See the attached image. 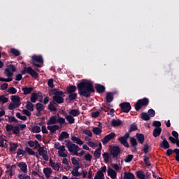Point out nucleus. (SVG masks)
Masks as SVG:
<instances>
[{
    "mask_svg": "<svg viewBox=\"0 0 179 179\" xmlns=\"http://www.w3.org/2000/svg\"><path fill=\"white\" fill-rule=\"evenodd\" d=\"M31 61L32 65H34V66H36V68H41L43 64H44L42 55H33L31 57Z\"/></svg>",
    "mask_w": 179,
    "mask_h": 179,
    "instance_id": "nucleus-6",
    "label": "nucleus"
},
{
    "mask_svg": "<svg viewBox=\"0 0 179 179\" xmlns=\"http://www.w3.org/2000/svg\"><path fill=\"white\" fill-rule=\"evenodd\" d=\"M141 118L143 121H149V120H150V116H149L146 112H143L141 113Z\"/></svg>",
    "mask_w": 179,
    "mask_h": 179,
    "instance_id": "nucleus-38",
    "label": "nucleus"
},
{
    "mask_svg": "<svg viewBox=\"0 0 179 179\" xmlns=\"http://www.w3.org/2000/svg\"><path fill=\"white\" fill-rule=\"evenodd\" d=\"M160 134H162V128H155L152 132V135L154 138H157V136H160Z\"/></svg>",
    "mask_w": 179,
    "mask_h": 179,
    "instance_id": "nucleus-26",
    "label": "nucleus"
},
{
    "mask_svg": "<svg viewBox=\"0 0 179 179\" xmlns=\"http://www.w3.org/2000/svg\"><path fill=\"white\" fill-rule=\"evenodd\" d=\"M71 163L72 164H73V166H79V161H78V159H76V157H73L71 159Z\"/></svg>",
    "mask_w": 179,
    "mask_h": 179,
    "instance_id": "nucleus-63",
    "label": "nucleus"
},
{
    "mask_svg": "<svg viewBox=\"0 0 179 179\" xmlns=\"http://www.w3.org/2000/svg\"><path fill=\"white\" fill-rule=\"evenodd\" d=\"M119 142H120L121 145H123L124 148H129V144L128 143V141H127L125 137H120L118 139Z\"/></svg>",
    "mask_w": 179,
    "mask_h": 179,
    "instance_id": "nucleus-22",
    "label": "nucleus"
},
{
    "mask_svg": "<svg viewBox=\"0 0 179 179\" xmlns=\"http://www.w3.org/2000/svg\"><path fill=\"white\" fill-rule=\"evenodd\" d=\"M108 176L112 179H115L117 178V172H115L113 169L109 168L108 171Z\"/></svg>",
    "mask_w": 179,
    "mask_h": 179,
    "instance_id": "nucleus-19",
    "label": "nucleus"
},
{
    "mask_svg": "<svg viewBox=\"0 0 179 179\" xmlns=\"http://www.w3.org/2000/svg\"><path fill=\"white\" fill-rule=\"evenodd\" d=\"M148 114L149 115V117H155V115H156V111H155V110H153L152 108L151 109H149L148 111Z\"/></svg>",
    "mask_w": 179,
    "mask_h": 179,
    "instance_id": "nucleus-55",
    "label": "nucleus"
},
{
    "mask_svg": "<svg viewBox=\"0 0 179 179\" xmlns=\"http://www.w3.org/2000/svg\"><path fill=\"white\" fill-rule=\"evenodd\" d=\"M76 92V86L75 85H70L69 87H67V93H75Z\"/></svg>",
    "mask_w": 179,
    "mask_h": 179,
    "instance_id": "nucleus-39",
    "label": "nucleus"
},
{
    "mask_svg": "<svg viewBox=\"0 0 179 179\" xmlns=\"http://www.w3.org/2000/svg\"><path fill=\"white\" fill-rule=\"evenodd\" d=\"M149 106V99L143 98L138 99L134 104V108L136 111H139L142 107H148Z\"/></svg>",
    "mask_w": 179,
    "mask_h": 179,
    "instance_id": "nucleus-5",
    "label": "nucleus"
},
{
    "mask_svg": "<svg viewBox=\"0 0 179 179\" xmlns=\"http://www.w3.org/2000/svg\"><path fill=\"white\" fill-rule=\"evenodd\" d=\"M26 108L29 111H34V105L30 101H27Z\"/></svg>",
    "mask_w": 179,
    "mask_h": 179,
    "instance_id": "nucleus-27",
    "label": "nucleus"
},
{
    "mask_svg": "<svg viewBox=\"0 0 179 179\" xmlns=\"http://www.w3.org/2000/svg\"><path fill=\"white\" fill-rule=\"evenodd\" d=\"M134 131H138V127L134 124H131L129 129V132H134Z\"/></svg>",
    "mask_w": 179,
    "mask_h": 179,
    "instance_id": "nucleus-53",
    "label": "nucleus"
},
{
    "mask_svg": "<svg viewBox=\"0 0 179 179\" xmlns=\"http://www.w3.org/2000/svg\"><path fill=\"white\" fill-rule=\"evenodd\" d=\"M66 146L68 148L69 152L70 153H72L73 155H74V156H79V153L78 152H79V150H80V148H79V145L74 144L71 141H69L66 143Z\"/></svg>",
    "mask_w": 179,
    "mask_h": 179,
    "instance_id": "nucleus-4",
    "label": "nucleus"
},
{
    "mask_svg": "<svg viewBox=\"0 0 179 179\" xmlns=\"http://www.w3.org/2000/svg\"><path fill=\"white\" fill-rule=\"evenodd\" d=\"M22 92H24V96H27V94H30L33 90H34V87H23L22 88Z\"/></svg>",
    "mask_w": 179,
    "mask_h": 179,
    "instance_id": "nucleus-17",
    "label": "nucleus"
},
{
    "mask_svg": "<svg viewBox=\"0 0 179 179\" xmlns=\"http://www.w3.org/2000/svg\"><path fill=\"white\" fill-rule=\"evenodd\" d=\"M36 108L37 111H44L45 106L41 103H37L36 104Z\"/></svg>",
    "mask_w": 179,
    "mask_h": 179,
    "instance_id": "nucleus-32",
    "label": "nucleus"
},
{
    "mask_svg": "<svg viewBox=\"0 0 179 179\" xmlns=\"http://www.w3.org/2000/svg\"><path fill=\"white\" fill-rule=\"evenodd\" d=\"M11 101L13 103L15 104L16 107H20V104H22V102H20V97L17 95H13L11 96Z\"/></svg>",
    "mask_w": 179,
    "mask_h": 179,
    "instance_id": "nucleus-11",
    "label": "nucleus"
},
{
    "mask_svg": "<svg viewBox=\"0 0 179 179\" xmlns=\"http://www.w3.org/2000/svg\"><path fill=\"white\" fill-rule=\"evenodd\" d=\"M159 147L162 148V149H170V143L167 141V139L164 138V141L159 143Z\"/></svg>",
    "mask_w": 179,
    "mask_h": 179,
    "instance_id": "nucleus-14",
    "label": "nucleus"
},
{
    "mask_svg": "<svg viewBox=\"0 0 179 179\" xmlns=\"http://www.w3.org/2000/svg\"><path fill=\"white\" fill-rule=\"evenodd\" d=\"M173 152L176 155V156L175 157L176 162H179V149L178 148H175V149H173Z\"/></svg>",
    "mask_w": 179,
    "mask_h": 179,
    "instance_id": "nucleus-58",
    "label": "nucleus"
},
{
    "mask_svg": "<svg viewBox=\"0 0 179 179\" xmlns=\"http://www.w3.org/2000/svg\"><path fill=\"white\" fill-rule=\"evenodd\" d=\"M71 141L74 142V143H77V145H83V141L82 140L75 136L71 137Z\"/></svg>",
    "mask_w": 179,
    "mask_h": 179,
    "instance_id": "nucleus-29",
    "label": "nucleus"
},
{
    "mask_svg": "<svg viewBox=\"0 0 179 179\" xmlns=\"http://www.w3.org/2000/svg\"><path fill=\"white\" fill-rule=\"evenodd\" d=\"M143 152L145 153V155H148L149 153V145L145 144L143 145Z\"/></svg>",
    "mask_w": 179,
    "mask_h": 179,
    "instance_id": "nucleus-56",
    "label": "nucleus"
},
{
    "mask_svg": "<svg viewBox=\"0 0 179 179\" xmlns=\"http://www.w3.org/2000/svg\"><path fill=\"white\" fill-rule=\"evenodd\" d=\"M69 138V134L66 131H62L59 136V141H64V139H68Z\"/></svg>",
    "mask_w": 179,
    "mask_h": 179,
    "instance_id": "nucleus-23",
    "label": "nucleus"
},
{
    "mask_svg": "<svg viewBox=\"0 0 179 179\" xmlns=\"http://www.w3.org/2000/svg\"><path fill=\"white\" fill-rule=\"evenodd\" d=\"M137 178L139 179H145V176L143 174L142 171H138L136 172Z\"/></svg>",
    "mask_w": 179,
    "mask_h": 179,
    "instance_id": "nucleus-44",
    "label": "nucleus"
},
{
    "mask_svg": "<svg viewBox=\"0 0 179 179\" xmlns=\"http://www.w3.org/2000/svg\"><path fill=\"white\" fill-rule=\"evenodd\" d=\"M110 152L112 158L117 159L118 155L121 153V148H120L118 145L110 146Z\"/></svg>",
    "mask_w": 179,
    "mask_h": 179,
    "instance_id": "nucleus-7",
    "label": "nucleus"
},
{
    "mask_svg": "<svg viewBox=\"0 0 179 179\" xmlns=\"http://www.w3.org/2000/svg\"><path fill=\"white\" fill-rule=\"evenodd\" d=\"M94 156L96 159H100L101 156V150L96 149L94 152Z\"/></svg>",
    "mask_w": 179,
    "mask_h": 179,
    "instance_id": "nucleus-47",
    "label": "nucleus"
},
{
    "mask_svg": "<svg viewBox=\"0 0 179 179\" xmlns=\"http://www.w3.org/2000/svg\"><path fill=\"white\" fill-rule=\"evenodd\" d=\"M6 130L7 132H10L13 131L14 135H19L20 134V129L19 126H13L12 124H7L6 125Z\"/></svg>",
    "mask_w": 179,
    "mask_h": 179,
    "instance_id": "nucleus-8",
    "label": "nucleus"
},
{
    "mask_svg": "<svg viewBox=\"0 0 179 179\" xmlns=\"http://www.w3.org/2000/svg\"><path fill=\"white\" fill-rule=\"evenodd\" d=\"M27 153L28 155H31V156H34L36 155V152L33 151V150L29 147H26L25 148V153Z\"/></svg>",
    "mask_w": 179,
    "mask_h": 179,
    "instance_id": "nucleus-46",
    "label": "nucleus"
},
{
    "mask_svg": "<svg viewBox=\"0 0 179 179\" xmlns=\"http://www.w3.org/2000/svg\"><path fill=\"white\" fill-rule=\"evenodd\" d=\"M61 166L60 163L54 164L52 166L53 170H55V171H59V166Z\"/></svg>",
    "mask_w": 179,
    "mask_h": 179,
    "instance_id": "nucleus-59",
    "label": "nucleus"
},
{
    "mask_svg": "<svg viewBox=\"0 0 179 179\" xmlns=\"http://www.w3.org/2000/svg\"><path fill=\"white\" fill-rule=\"evenodd\" d=\"M8 121L10 123L12 122H19V120H17V119H16V117H15V116H8Z\"/></svg>",
    "mask_w": 179,
    "mask_h": 179,
    "instance_id": "nucleus-51",
    "label": "nucleus"
},
{
    "mask_svg": "<svg viewBox=\"0 0 179 179\" xmlns=\"http://www.w3.org/2000/svg\"><path fill=\"white\" fill-rule=\"evenodd\" d=\"M17 177L19 179H31L30 176L26 174H20Z\"/></svg>",
    "mask_w": 179,
    "mask_h": 179,
    "instance_id": "nucleus-62",
    "label": "nucleus"
},
{
    "mask_svg": "<svg viewBox=\"0 0 179 179\" xmlns=\"http://www.w3.org/2000/svg\"><path fill=\"white\" fill-rule=\"evenodd\" d=\"M152 127H155V128H162V122L160 121L155 120L152 123Z\"/></svg>",
    "mask_w": 179,
    "mask_h": 179,
    "instance_id": "nucleus-54",
    "label": "nucleus"
},
{
    "mask_svg": "<svg viewBox=\"0 0 179 179\" xmlns=\"http://www.w3.org/2000/svg\"><path fill=\"white\" fill-rule=\"evenodd\" d=\"M6 69H8V71H10L11 72H16V67H15V66H13V64L8 65Z\"/></svg>",
    "mask_w": 179,
    "mask_h": 179,
    "instance_id": "nucleus-60",
    "label": "nucleus"
},
{
    "mask_svg": "<svg viewBox=\"0 0 179 179\" xmlns=\"http://www.w3.org/2000/svg\"><path fill=\"white\" fill-rule=\"evenodd\" d=\"M10 52L13 54V55H15V57H19V55H20V51L15 48H11Z\"/></svg>",
    "mask_w": 179,
    "mask_h": 179,
    "instance_id": "nucleus-43",
    "label": "nucleus"
},
{
    "mask_svg": "<svg viewBox=\"0 0 179 179\" xmlns=\"http://www.w3.org/2000/svg\"><path fill=\"white\" fill-rule=\"evenodd\" d=\"M8 92L10 93V94H16V93H17V90H16V88L14 87H10Z\"/></svg>",
    "mask_w": 179,
    "mask_h": 179,
    "instance_id": "nucleus-48",
    "label": "nucleus"
},
{
    "mask_svg": "<svg viewBox=\"0 0 179 179\" xmlns=\"http://www.w3.org/2000/svg\"><path fill=\"white\" fill-rule=\"evenodd\" d=\"M95 90L96 91V93H104V92H106V87L101 84H96L95 85Z\"/></svg>",
    "mask_w": 179,
    "mask_h": 179,
    "instance_id": "nucleus-13",
    "label": "nucleus"
},
{
    "mask_svg": "<svg viewBox=\"0 0 179 179\" xmlns=\"http://www.w3.org/2000/svg\"><path fill=\"white\" fill-rule=\"evenodd\" d=\"M52 94L54 95L52 99V102H50L48 106V109L52 112L57 111V107L54 104H62L64 103V91L59 90L53 89L51 90Z\"/></svg>",
    "mask_w": 179,
    "mask_h": 179,
    "instance_id": "nucleus-2",
    "label": "nucleus"
},
{
    "mask_svg": "<svg viewBox=\"0 0 179 179\" xmlns=\"http://www.w3.org/2000/svg\"><path fill=\"white\" fill-rule=\"evenodd\" d=\"M132 159H134V155H128L124 159L125 163H131L132 162Z\"/></svg>",
    "mask_w": 179,
    "mask_h": 179,
    "instance_id": "nucleus-49",
    "label": "nucleus"
},
{
    "mask_svg": "<svg viewBox=\"0 0 179 179\" xmlns=\"http://www.w3.org/2000/svg\"><path fill=\"white\" fill-rule=\"evenodd\" d=\"M92 132L95 135H100V134H101L103 132V129L101 128H99V127H94L92 129Z\"/></svg>",
    "mask_w": 179,
    "mask_h": 179,
    "instance_id": "nucleus-36",
    "label": "nucleus"
},
{
    "mask_svg": "<svg viewBox=\"0 0 179 179\" xmlns=\"http://www.w3.org/2000/svg\"><path fill=\"white\" fill-rule=\"evenodd\" d=\"M21 155H22V156H24V155H26V150H24L22 148H18L17 151V157H19V156H20Z\"/></svg>",
    "mask_w": 179,
    "mask_h": 179,
    "instance_id": "nucleus-50",
    "label": "nucleus"
},
{
    "mask_svg": "<svg viewBox=\"0 0 179 179\" xmlns=\"http://www.w3.org/2000/svg\"><path fill=\"white\" fill-rule=\"evenodd\" d=\"M66 120L68 121L69 124H75V118H73L71 115L66 116Z\"/></svg>",
    "mask_w": 179,
    "mask_h": 179,
    "instance_id": "nucleus-42",
    "label": "nucleus"
},
{
    "mask_svg": "<svg viewBox=\"0 0 179 179\" xmlns=\"http://www.w3.org/2000/svg\"><path fill=\"white\" fill-rule=\"evenodd\" d=\"M113 138H115V133L111 132L109 134L106 135L102 140L101 142L103 145H106V143H108L110 141H112Z\"/></svg>",
    "mask_w": 179,
    "mask_h": 179,
    "instance_id": "nucleus-10",
    "label": "nucleus"
},
{
    "mask_svg": "<svg viewBox=\"0 0 179 179\" xmlns=\"http://www.w3.org/2000/svg\"><path fill=\"white\" fill-rule=\"evenodd\" d=\"M57 116H51L47 121V125H54L57 124Z\"/></svg>",
    "mask_w": 179,
    "mask_h": 179,
    "instance_id": "nucleus-20",
    "label": "nucleus"
},
{
    "mask_svg": "<svg viewBox=\"0 0 179 179\" xmlns=\"http://www.w3.org/2000/svg\"><path fill=\"white\" fill-rule=\"evenodd\" d=\"M34 134H40L41 132V128L39 126H34L31 129Z\"/></svg>",
    "mask_w": 179,
    "mask_h": 179,
    "instance_id": "nucleus-41",
    "label": "nucleus"
},
{
    "mask_svg": "<svg viewBox=\"0 0 179 179\" xmlns=\"http://www.w3.org/2000/svg\"><path fill=\"white\" fill-rule=\"evenodd\" d=\"M21 73L17 74L15 76V80L20 81V80L23 78V75H26V73H28V75H30L32 78L34 79H37L38 78V73L33 69L31 66H25L24 67V69L21 71Z\"/></svg>",
    "mask_w": 179,
    "mask_h": 179,
    "instance_id": "nucleus-3",
    "label": "nucleus"
},
{
    "mask_svg": "<svg viewBox=\"0 0 179 179\" xmlns=\"http://www.w3.org/2000/svg\"><path fill=\"white\" fill-rule=\"evenodd\" d=\"M9 101V98L5 96V95H0V103L1 104H5V103H8Z\"/></svg>",
    "mask_w": 179,
    "mask_h": 179,
    "instance_id": "nucleus-37",
    "label": "nucleus"
},
{
    "mask_svg": "<svg viewBox=\"0 0 179 179\" xmlns=\"http://www.w3.org/2000/svg\"><path fill=\"white\" fill-rule=\"evenodd\" d=\"M94 179H104V173L101 171H98Z\"/></svg>",
    "mask_w": 179,
    "mask_h": 179,
    "instance_id": "nucleus-34",
    "label": "nucleus"
},
{
    "mask_svg": "<svg viewBox=\"0 0 179 179\" xmlns=\"http://www.w3.org/2000/svg\"><path fill=\"white\" fill-rule=\"evenodd\" d=\"M60 124V125H64L65 124V118L59 117L57 121V124Z\"/></svg>",
    "mask_w": 179,
    "mask_h": 179,
    "instance_id": "nucleus-57",
    "label": "nucleus"
},
{
    "mask_svg": "<svg viewBox=\"0 0 179 179\" xmlns=\"http://www.w3.org/2000/svg\"><path fill=\"white\" fill-rule=\"evenodd\" d=\"M119 106L122 113H128L131 111L132 108V107L131 106V103H129V102H122Z\"/></svg>",
    "mask_w": 179,
    "mask_h": 179,
    "instance_id": "nucleus-9",
    "label": "nucleus"
},
{
    "mask_svg": "<svg viewBox=\"0 0 179 179\" xmlns=\"http://www.w3.org/2000/svg\"><path fill=\"white\" fill-rule=\"evenodd\" d=\"M19 148V143L10 142V152H15Z\"/></svg>",
    "mask_w": 179,
    "mask_h": 179,
    "instance_id": "nucleus-25",
    "label": "nucleus"
},
{
    "mask_svg": "<svg viewBox=\"0 0 179 179\" xmlns=\"http://www.w3.org/2000/svg\"><path fill=\"white\" fill-rule=\"evenodd\" d=\"M83 133L85 134V135H87V136H90V138H92V136H93V134L91 132L90 130H83Z\"/></svg>",
    "mask_w": 179,
    "mask_h": 179,
    "instance_id": "nucleus-61",
    "label": "nucleus"
},
{
    "mask_svg": "<svg viewBox=\"0 0 179 179\" xmlns=\"http://www.w3.org/2000/svg\"><path fill=\"white\" fill-rule=\"evenodd\" d=\"M5 73H6V76H8V78H12L13 76V72L10 71L9 69H5Z\"/></svg>",
    "mask_w": 179,
    "mask_h": 179,
    "instance_id": "nucleus-52",
    "label": "nucleus"
},
{
    "mask_svg": "<svg viewBox=\"0 0 179 179\" xmlns=\"http://www.w3.org/2000/svg\"><path fill=\"white\" fill-rule=\"evenodd\" d=\"M122 124V122L120 120L113 119L111 121L112 127H120Z\"/></svg>",
    "mask_w": 179,
    "mask_h": 179,
    "instance_id": "nucleus-30",
    "label": "nucleus"
},
{
    "mask_svg": "<svg viewBox=\"0 0 179 179\" xmlns=\"http://www.w3.org/2000/svg\"><path fill=\"white\" fill-rule=\"evenodd\" d=\"M77 89L78 90V94L80 96L89 99L92 95V93H94V87L93 83L90 81H81L77 84Z\"/></svg>",
    "mask_w": 179,
    "mask_h": 179,
    "instance_id": "nucleus-1",
    "label": "nucleus"
},
{
    "mask_svg": "<svg viewBox=\"0 0 179 179\" xmlns=\"http://www.w3.org/2000/svg\"><path fill=\"white\" fill-rule=\"evenodd\" d=\"M17 167L20 168V170H22L24 174L27 173V164H26L25 162H20L17 164Z\"/></svg>",
    "mask_w": 179,
    "mask_h": 179,
    "instance_id": "nucleus-18",
    "label": "nucleus"
},
{
    "mask_svg": "<svg viewBox=\"0 0 179 179\" xmlns=\"http://www.w3.org/2000/svg\"><path fill=\"white\" fill-rule=\"evenodd\" d=\"M48 85L49 86V87H51V89H52V87H54V79H49L48 81Z\"/></svg>",
    "mask_w": 179,
    "mask_h": 179,
    "instance_id": "nucleus-64",
    "label": "nucleus"
},
{
    "mask_svg": "<svg viewBox=\"0 0 179 179\" xmlns=\"http://www.w3.org/2000/svg\"><path fill=\"white\" fill-rule=\"evenodd\" d=\"M114 94H115V92H108L106 94V103H111L113 100H114Z\"/></svg>",
    "mask_w": 179,
    "mask_h": 179,
    "instance_id": "nucleus-16",
    "label": "nucleus"
},
{
    "mask_svg": "<svg viewBox=\"0 0 179 179\" xmlns=\"http://www.w3.org/2000/svg\"><path fill=\"white\" fill-rule=\"evenodd\" d=\"M43 94L41 92H38L37 93H32L31 95V103H36L37 101V100L38 99V97L41 96Z\"/></svg>",
    "mask_w": 179,
    "mask_h": 179,
    "instance_id": "nucleus-12",
    "label": "nucleus"
},
{
    "mask_svg": "<svg viewBox=\"0 0 179 179\" xmlns=\"http://www.w3.org/2000/svg\"><path fill=\"white\" fill-rule=\"evenodd\" d=\"M136 137L139 143H141V145L143 143V142H145V136L143 134L137 133Z\"/></svg>",
    "mask_w": 179,
    "mask_h": 179,
    "instance_id": "nucleus-28",
    "label": "nucleus"
},
{
    "mask_svg": "<svg viewBox=\"0 0 179 179\" xmlns=\"http://www.w3.org/2000/svg\"><path fill=\"white\" fill-rule=\"evenodd\" d=\"M69 114L72 117H78V115H79V114H80V112H79V110H78V109H71L69 111Z\"/></svg>",
    "mask_w": 179,
    "mask_h": 179,
    "instance_id": "nucleus-33",
    "label": "nucleus"
},
{
    "mask_svg": "<svg viewBox=\"0 0 179 179\" xmlns=\"http://www.w3.org/2000/svg\"><path fill=\"white\" fill-rule=\"evenodd\" d=\"M149 157H148L147 155L143 156V162L147 167H150V166H152V164L150 163V161H149Z\"/></svg>",
    "mask_w": 179,
    "mask_h": 179,
    "instance_id": "nucleus-35",
    "label": "nucleus"
},
{
    "mask_svg": "<svg viewBox=\"0 0 179 179\" xmlns=\"http://www.w3.org/2000/svg\"><path fill=\"white\" fill-rule=\"evenodd\" d=\"M79 169H80V166H79L73 168V171H71V174L73 176V177H79L82 176V173H79Z\"/></svg>",
    "mask_w": 179,
    "mask_h": 179,
    "instance_id": "nucleus-15",
    "label": "nucleus"
},
{
    "mask_svg": "<svg viewBox=\"0 0 179 179\" xmlns=\"http://www.w3.org/2000/svg\"><path fill=\"white\" fill-rule=\"evenodd\" d=\"M124 179H135V176L131 172H125Z\"/></svg>",
    "mask_w": 179,
    "mask_h": 179,
    "instance_id": "nucleus-31",
    "label": "nucleus"
},
{
    "mask_svg": "<svg viewBox=\"0 0 179 179\" xmlns=\"http://www.w3.org/2000/svg\"><path fill=\"white\" fill-rule=\"evenodd\" d=\"M76 97H78V94L75 92L69 94V100L70 101H73V100L76 99Z\"/></svg>",
    "mask_w": 179,
    "mask_h": 179,
    "instance_id": "nucleus-40",
    "label": "nucleus"
},
{
    "mask_svg": "<svg viewBox=\"0 0 179 179\" xmlns=\"http://www.w3.org/2000/svg\"><path fill=\"white\" fill-rule=\"evenodd\" d=\"M131 145L133 148H134V150L133 152H136L137 148L136 146L138 145V142L136 141V138L134 137L130 138Z\"/></svg>",
    "mask_w": 179,
    "mask_h": 179,
    "instance_id": "nucleus-24",
    "label": "nucleus"
},
{
    "mask_svg": "<svg viewBox=\"0 0 179 179\" xmlns=\"http://www.w3.org/2000/svg\"><path fill=\"white\" fill-rule=\"evenodd\" d=\"M47 129L50 131V134L52 135L57 129H59V126L55 124L53 126H48Z\"/></svg>",
    "mask_w": 179,
    "mask_h": 179,
    "instance_id": "nucleus-21",
    "label": "nucleus"
},
{
    "mask_svg": "<svg viewBox=\"0 0 179 179\" xmlns=\"http://www.w3.org/2000/svg\"><path fill=\"white\" fill-rule=\"evenodd\" d=\"M103 159H104V162L105 163H108L109 160H110V154H108V152H104L102 155Z\"/></svg>",
    "mask_w": 179,
    "mask_h": 179,
    "instance_id": "nucleus-45",
    "label": "nucleus"
}]
</instances>
